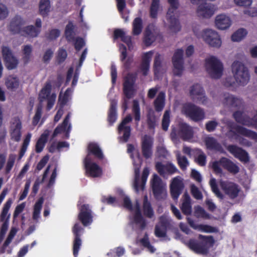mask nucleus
<instances>
[{
	"instance_id": "1",
	"label": "nucleus",
	"mask_w": 257,
	"mask_h": 257,
	"mask_svg": "<svg viewBox=\"0 0 257 257\" xmlns=\"http://www.w3.org/2000/svg\"><path fill=\"white\" fill-rule=\"evenodd\" d=\"M215 243V240L212 236H205L199 234L197 239H190L186 245L195 252L203 255H207L210 248L212 247Z\"/></svg>"
},
{
	"instance_id": "2",
	"label": "nucleus",
	"mask_w": 257,
	"mask_h": 257,
	"mask_svg": "<svg viewBox=\"0 0 257 257\" xmlns=\"http://www.w3.org/2000/svg\"><path fill=\"white\" fill-rule=\"evenodd\" d=\"M137 77L136 73H128L123 78L122 91L124 95L122 104L124 110L127 109L128 100L133 98L136 92L135 83Z\"/></svg>"
},
{
	"instance_id": "3",
	"label": "nucleus",
	"mask_w": 257,
	"mask_h": 257,
	"mask_svg": "<svg viewBox=\"0 0 257 257\" xmlns=\"http://www.w3.org/2000/svg\"><path fill=\"white\" fill-rule=\"evenodd\" d=\"M169 7L166 15L167 20L169 23L170 29L175 32L181 30V26L178 20L177 10L179 8V0H167Z\"/></svg>"
},
{
	"instance_id": "4",
	"label": "nucleus",
	"mask_w": 257,
	"mask_h": 257,
	"mask_svg": "<svg viewBox=\"0 0 257 257\" xmlns=\"http://www.w3.org/2000/svg\"><path fill=\"white\" fill-rule=\"evenodd\" d=\"M231 68L236 82L240 85H246L250 77L247 68L242 63L236 61L232 63Z\"/></svg>"
},
{
	"instance_id": "5",
	"label": "nucleus",
	"mask_w": 257,
	"mask_h": 257,
	"mask_svg": "<svg viewBox=\"0 0 257 257\" xmlns=\"http://www.w3.org/2000/svg\"><path fill=\"white\" fill-rule=\"evenodd\" d=\"M220 166L233 174H236L239 172V167L230 159L224 157H221L219 161L212 162V169L216 174H221L222 173V170Z\"/></svg>"
},
{
	"instance_id": "6",
	"label": "nucleus",
	"mask_w": 257,
	"mask_h": 257,
	"mask_svg": "<svg viewBox=\"0 0 257 257\" xmlns=\"http://www.w3.org/2000/svg\"><path fill=\"white\" fill-rule=\"evenodd\" d=\"M206 69L212 78L219 79L223 74V66L221 62L215 56L205 59Z\"/></svg>"
},
{
	"instance_id": "7",
	"label": "nucleus",
	"mask_w": 257,
	"mask_h": 257,
	"mask_svg": "<svg viewBox=\"0 0 257 257\" xmlns=\"http://www.w3.org/2000/svg\"><path fill=\"white\" fill-rule=\"evenodd\" d=\"M184 113L194 121H199L205 118L203 109L192 103H187L183 106Z\"/></svg>"
},
{
	"instance_id": "8",
	"label": "nucleus",
	"mask_w": 257,
	"mask_h": 257,
	"mask_svg": "<svg viewBox=\"0 0 257 257\" xmlns=\"http://www.w3.org/2000/svg\"><path fill=\"white\" fill-rule=\"evenodd\" d=\"M12 203L13 201L12 199H8L5 203L0 215V221L3 222L0 230V241L3 240L9 228L11 214L10 213L9 214L8 212Z\"/></svg>"
},
{
	"instance_id": "9",
	"label": "nucleus",
	"mask_w": 257,
	"mask_h": 257,
	"mask_svg": "<svg viewBox=\"0 0 257 257\" xmlns=\"http://www.w3.org/2000/svg\"><path fill=\"white\" fill-rule=\"evenodd\" d=\"M79 213L78 219L84 226L90 225L93 222V212L89 204H84L78 205Z\"/></svg>"
},
{
	"instance_id": "10",
	"label": "nucleus",
	"mask_w": 257,
	"mask_h": 257,
	"mask_svg": "<svg viewBox=\"0 0 257 257\" xmlns=\"http://www.w3.org/2000/svg\"><path fill=\"white\" fill-rule=\"evenodd\" d=\"M84 228L79 223H76L72 227V232L74 238L73 241V254L74 257H77L79 251L82 245L81 236L84 232Z\"/></svg>"
},
{
	"instance_id": "11",
	"label": "nucleus",
	"mask_w": 257,
	"mask_h": 257,
	"mask_svg": "<svg viewBox=\"0 0 257 257\" xmlns=\"http://www.w3.org/2000/svg\"><path fill=\"white\" fill-rule=\"evenodd\" d=\"M153 195L156 199L161 200L167 197V191L162 184V180L156 174L154 175L152 184Z\"/></svg>"
},
{
	"instance_id": "12",
	"label": "nucleus",
	"mask_w": 257,
	"mask_h": 257,
	"mask_svg": "<svg viewBox=\"0 0 257 257\" xmlns=\"http://www.w3.org/2000/svg\"><path fill=\"white\" fill-rule=\"evenodd\" d=\"M182 179L179 176L172 179L170 185V192L174 201H177L184 188Z\"/></svg>"
},
{
	"instance_id": "13",
	"label": "nucleus",
	"mask_w": 257,
	"mask_h": 257,
	"mask_svg": "<svg viewBox=\"0 0 257 257\" xmlns=\"http://www.w3.org/2000/svg\"><path fill=\"white\" fill-rule=\"evenodd\" d=\"M183 53V49H177L172 57V63L174 66L173 73L175 76H181L184 70Z\"/></svg>"
},
{
	"instance_id": "14",
	"label": "nucleus",
	"mask_w": 257,
	"mask_h": 257,
	"mask_svg": "<svg viewBox=\"0 0 257 257\" xmlns=\"http://www.w3.org/2000/svg\"><path fill=\"white\" fill-rule=\"evenodd\" d=\"M220 186L224 193L231 199L237 197L240 191L239 186L236 183L230 181H222Z\"/></svg>"
},
{
	"instance_id": "15",
	"label": "nucleus",
	"mask_w": 257,
	"mask_h": 257,
	"mask_svg": "<svg viewBox=\"0 0 257 257\" xmlns=\"http://www.w3.org/2000/svg\"><path fill=\"white\" fill-rule=\"evenodd\" d=\"M203 38L205 42L213 47L219 48L221 40L218 34L212 30L208 29L203 31Z\"/></svg>"
},
{
	"instance_id": "16",
	"label": "nucleus",
	"mask_w": 257,
	"mask_h": 257,
	"mask_svg": "<svg viewBox=\"0 0 257 257\" xmlns=\"http://www.w3.org/2000/svg\"><path fill=\"white\" fill-rule=\"evenodd\" d=\"M153 139L145 135L141 140V150L143 156L146 159L151 158L153 154Z\"/></svg>"
},
{
	"instance_id": "17",
	"label": "nucleus",
	"mask_w": 257,
	"mask_h": 257,
	"mask_svg": "<svg viewBox=\"0 0 257 257\" xmlns=\"http://www.w3.org/2000/svg\"><path fill=\"white\" fill-rule=\"evenodd\" d=\"M190 95L192 99L196 102L204 104L207 100L203 88L198 83L194 84L190 87Z\"/></svg>"
},
{
	"instance_id": "18",
	"label": "nucleus",
	"mask_w": 257,
	"mask_h": 257,
	"mask_svg": "<svg viewBox=\"0 0 257 257\" xmlns=\"http://www.w3.org/2000/svg\"><path fill=\"white\" fill-rule=\"evenodd\" d=\"M84 166L86 173L89 176L98 177L102 174L101 168L95 163L92 162L89 156H86L84 159Z\"/></svg>"
},
{
	"instance_id": "19",
	"label": "nucleus",
	"mask_w": 257,
	"mask_h": 257,
	"mask_svg": "<svg viewBox=\"0 0 257 257\" xmlns=\"http://www.w3.org/2000/svg\"><path fill=\"white\" fill-rule=\"evenodd\" d=\"M226 150L235 158L241 162L247 163L249 161V157L247 152L242 148L235 145H229L226 147Z\"/></svg>"
},
{
	"instance_id": "20",
	"label": "nucleus",
	"mask_w": 257,
	"mask_h": 257,
	"mask_svg": "<svg viewBox=\"0 0 257 257\" xmlns=\"http://www.w3.org/2000/svg\"><path fill=\"white\" fill-rule=\"evenodd\" d=\"M2 51L4 60L6 62V65L8 69L11 70L16 68L18 64V61L16 58L13 55L11 49L8 47L3 46Z\"/></svg>"
},
{
	"instance_id": "21",
	"label": "nucleus",
	"mask_w": 257,
	"mask_h": 257,
	"mask_svg": "<svg viewBox=\"0 0 257 257\" xmlns=\"http://www.w3.org/2000/svg\"><path fill=\"white\" fill-rule=\"evenodd\" d=\"M132 120V117L131 115H127L124 117L118 126V131L119 134L123 132V135L121 139L124 143L127 142L131 136V128L130 126L125 125L127 123Z\"/></svg>"
},
{
	"instance_id": "22",
	"label": "nucleus",
	"mask_w": 257,
	"mask_h": 257,
	"mask_svg": "<svg viewBox=\"0 0 257 257\" xmlns=\"http://www.w3.org/2000/svg\"><path fill=\"white\" fill-rule=\"evenodd\" d=\"M156 169L158 173L163 177L168 175H172L178 171L176 167L172 163L164 165L161 162L156 163Z\"/></svg>"
},
{
	"instance_id": "23",
	"label": "nucleus",
	"mask_w": 257,
	"mask_h": 257,
	"mask_svg": "<svg viewBox=\"0 0 257 257\" xmlns=\"http://www.w3.org/2000/svg\"><path fill=\"white\" fill-rule=\"evenodd\" d=\"M214 6L207 3L200 5L197 10L198 15L205 18H210L214 14Z\"/></svg>"
},
{
	"instance_id": "24",
	"label": "nucleus",
	"mask_w": 257,
	"mask_h": 257,
	"mask_svg": "<svg viewBox=\"0 0 257 257\" xmlns=\"http://www.w3.org/2000/svg\"><path fill=\"white\" fill-rule=\"evenodd\" d=\"M141 163L139 164L134 163V172H135V182H134V187L137 192H139L140 189L142 190L145 188V185L147 181V178L141 177V185H139L140 181V168Z\"/></svg>"
},
{
	"instance_id": "25",
	"label": "nucleus",
	"mask_w": 257,
	"mask_h": 257,
	"mask_svg": "<svg viewBox=\"0 0 257 257\" xmlns=\"http://www.w3.org/2000/svg\"><path fill=\"white\" fill-rule=\"evenodd\" d=\"M178 135L184 141H188L193 137L192 128L186 123H181L179 125Z\"/></svg>"
},
{
	"instance_id": "26",
	"label": "nucleus",
	"mask_w": 257,
	"mask_h": 257,
	"mask_svg": "<svg viewBox=\"0 0 257 257\" xmlns=\"http://www.w3.org/2000/svg\"><path fill=\"white\" fill-rule=\"evenodd\" d=\"M119 50L120 51V59L121 61L123 62V67L126 70H129L131 69V65L133 62V58L128 57L127 58V49L126 46L122 44L119 45Z\"/></svg>"
},
{
	"instance_id": "27",
	"label": "nucleus",
	"mask_w": 257,
	"mask_h": 257,
	"mask_svg": "<svg viewBox=\"0 0 257 257\" xmlns=\"http://www.w3.org/2000/svg\"><path fill=\"white\" fill-rule=\"evenodd\" d=\"M70 119V115L68 114L65 117L63 122L59 124L54 130L53 133L52 134V138H55L58 134H60L63 132H66V133H69L71 129V124H69V121Z\"/></svg>"
},
{
	"instance_id": "28",
	"label": "nucleus",
	"mask_w": 257,
	"mask_h": 257,
	"mask_svg": "<svg viewBox=\"0 0 257 257\" xmlns=\"http://www.w3.org/2000/svg\"><path fill=\"white\" fill-rule=\"evenodd\" d=\"M23 19L19 16H16L11 21L9 30L13 34L22 33L21 27L24 25Z\"/></svg>"
},
{
	"instance_id": "29",
	"label": "nucleus",
	"mask_w": 257,
	"mask_h": 257,
	"mask_svg": "<svg viewBox=\"0 0 257 257\" xmlns=\"http://www.w3.org/2000/svg\"><path fill=\"white\" fill-rule=\"evenodd\" d=\"M215 22L216 26L220 30H225L228 28L231 24L230 18L223 14L217 16Z\"/></svg>"
},
{
	"instance_id": "30",
	"label": "nucleus",
	"mask_w": 257,
	"mask_h": 257,
	"mask_svg": "<svg viewBox=\"0 0 257 257\" xmlns=\"http://www.w3.org/2000/svg\"><path fill=\"white\" fill-rule=\"evenodd\" d=\"M14 123L16 124L11 127L10 136L12 140L18 142L20 141L22 136V123L19 119H16Z\"/></svg>"
},
{
	"instance_id": "31",
	"label": "nucleus",
	"mask_w": 257,
	"mask_h": 257,
	"mask_svg": "<svg viewBox=\"0 0 257 257\" xmlns=\"http://www.w3.org/2000/svg\"><path fill=\"white\" fill-rule=\"evenodd\" d=\"M88 154L86 156L90 157V155H93L96 158L102 160L103 159V154L101 149L97 143H90L87 147Z\"/></svg>"
},
{
	"instance_id": "32",
	"label": "nucleus",
	"mask_w": 257,
	"mask_h": 257,
	"mask_svg": "<svg viewBox=\"0 0 257 257\" xmlns=\"http://www.w3.org/2000/svg\"><path fill=\"white\" fill-rule=\"evenodd\" d=\"M182 213L186 215H189L192 212L191 199L190 195L186 192L183 195V202L181 206Z\"/></svg>"
},
{
	"instance_id": "33",
	"label": "nucleus",
	"mask_w": 257,
	"mask_h": 257,
	"mask_svg": "<svg viewBox=\"0 0 257 257\" xmlns=\"http://www.w3.org/2000/svg\"><path fill=\"white\" fill-rule=\"evenodd\" d=\"M134 221L136 224L139 226V228L141 230H144L146 227V220L142 216L139 204L137 205L136 210L134 216Z\"/></svg>"
},
{
	"instance_id": "34",
	"label": "nucleus",
	"mask_w": 257,
	"mask_h": 257,
	"mask_svg": "<svg viewBox=\"0 0 257 257\" xmlns=\"http://www.w3.org/2000/svg\"><path fill=\"white\" fill-rule=\"evenodd\" d=\"M143 212L144 215L149 218H152L154 216V209L147 195H145L143 199Z\"/></svg>"
},
{
	"instance_id": "35",
	"label": "nucleus",
	"mask_w": 257,
	"mask_h": 257,
	"mask_svg": "<svg viewBox=\"0 0 257 257\" xmlns=\"http://www.w3.org/2000/svg\"><path fill=\"white\" fill-rule=\"evenodd\" d=\"M165 105V93L161 91L154 101L155 109L157 112H161L163 110Z\"/></svg>"
},
{
	"instance_id": "36",
	"label": "nucleus",
	"mask_w": 257,
	"mask_h": 257,
	"mask_svg": "<svg viewBox=\"0 0 257 257\" xmlns=\"http://www.w3.org/2000/svg\"><path fill=\"white\" fill-rule=\"evenodd\" d=\"M205 144L208 149L222 152L221 145L213 137H207L205 140Z\"/></svg>"
},
{
	"instance_id": "37",
	"label": "nucleus",
	"mask_w": 257,
	"mask_h": 257,
	"mask_svg": "<svg viewBox=\"0 0 257 257\" xmlns=\"http://www.w3.org/2000/svg\"><path fill=\"white\" fill-rule=\"evenodd\" d=\"M40 32L41 30L37 29L33 25H30L22 29L21 35L25 37L34 38L37 37Z\"/></svg>"
},
{
	"instance_id": "38",
	"label": "nucleus",
	"mask_w": 257,
	"mask_h": 257,
	"mask_svg": "<svg viewBox=\"0 0 257 257\" xmlns=\"http://www.w3.org/2000/svg\"><path fill=\"white\" fill-rule=\"evenodd\" d=\"M51 4L50 0H40L39 6V14L43 17H47L50 12Z\"/></svg>"
},
{
	"instance_id": "39",
	"label": "nucleus",
	"mask_w": 257,
	"mask_h": 257,
	"mask_svg": "<svg viewBox=\"0 0 257 257\" xmlns=\"http://www.w3.org/2000/svg\"><path fill=\"white\" fill-rule=\"evenodd\" d=\"M227 127L228 131L226 132V136L229 139L232 140L234 139L235 140V137L239 136L237 134L242 135L241 134L238 132L237 129L238 127H243L242 126L231 122L227 125Z\"/></svg>"
},
{
	"instance_id": "40",
	"label": "nucleus",
	"mask_w": 257,
	"mask_h": 257,
	"mask_svg": "<svg viewBox=\"0 0 257 257\" xmlns=\"http://www.w3.org/2000/svg\"><path fill=\"white\" fill-rule=\"evenodd\" d=\"M48 132L46 133L45 132L43 134L41 135V136L37 141L36 144L35 151L36 153H40L43 151L45 147V144L46 143L48 140Z\"/></svg>"
},
{
	"instance_id": "41",
	"label": "nucleus",
	"mask_w": 257,
	"mask_h": 257,
	"mask_svg": "<svg viewBox=\"0 0 257 257\" xmlns=\"http://www.w3.org/2000/svg\"><path fill=\"white\" fill-rule=\"evenodd\" d=\"M74 26L72 22H69L65 30V36L68 42H71L75 40Z\"/></svg>"
},
{
	"instance_id": "42",
	"label": "nucleus",
	"mask_w": 257,
	"mask_h": 257,
	"mask_svg": "<svg viewBox=\"0 0 257 257\" xmlns=\"http://www.w3.org/2000/svg\"><path fill=\"white\" fill-rule=\"evenodd\" d=\"M143 20L140 17L136 18L133 22V34L135 36L140 35L143 30Z\"/></svg>"
},
{
	"instance_id": "43",
	"label": "nucleus",
	"mask_w": 257,
	"mask_h": 257,
	"mask_svg": "<svg viewBox=\"0 0 257 257\" xmlns=\"http://www.w3.org/2000/svg\"><path fill=\"white\" fill-rule=\"evenodd\" d=\"M5 83L8 89L14 90L19 87L20 82L16 76H9L7 78Z\"/></svg>"
},
{
	"instance_id": "44",
	"label": "nucleus",
	"mask_w": 257,
	"mask_h": 257,
	"mask_svg": "<svg viewBox=\"0 0 257 257\" xmlns=\"http://www.w3.org/2000/svg\"><path fill=\"white\" fill-rule=\"evenodd\" d=\"M237 130L242 136L248 137L257 142V133L244 127H238Z\"/></svg>"
},
{
	"instance_id": "45",
	"label": "nucleus",
	"mask_w": 257,
	"mask_h": 257,
	"mask_svg": "<svg viewBox=\"0 0 257 257\" xmlns=\"http://www.w3.org/2000/svg\"><path fill=\"white\" fill-rule=\"evenodd\" d=\"M156 40L153 33L149 28H146L144 33V43L147 46H150Z\"/></svg>"
},
{
	"instance_id": "46",
	"label": "nucleus",
	"mask_w": 257,
	"mask_h": 257,
	"mask_svg": "<svg viewBox=\"0 0 257 257\" xmlns=\"http://www.w3.org/2000/svg\"><path fill=\"white\" fill-rule=\"evenodd\" d=\"M160 0H152L150 8V16L152 19H156L160 7Z\"/></svg>"
},
{
	"instance_id": "47",
	"label": "nucleus",
	"mask_w": 257,
	"mask_h": 257,
	"mask_svg": "<svg viewBox=\"0 0 257 257\" xmlns=\"http://www.w3.org/2000/svg\"><path fill=\"white\" fill-rule=\"evenodd\" d=\"M157 122V118L154 112H149L147 115V123L150 130H154Z\"/></svg>"
},
{
	"instance_id": "48",
	"label": "nucleus",
	"mask_w": 257,
	"mask_h": 257,
	"mask_svg": "<svg viewBox=\"0 0 257 257\" xmlns=\"http://www.w3.org/2000/svg\"><path fill=\"white\" fill-rule=\"evenodd\" d=\"M32 52V47L31 45H27L24 46V48L23 49V60L24 64H28L30 61L31 57Z\"/></svg>"
},
{
	"instance_id": "49",
	"label": "nucleus",
	"mask_w": 257,
	"mask_h": 257,
	"mask_svg": "<svg viewBox=\"0 0 257 257\" xmlns=\"http://www.w3.org/2000/svg\"><path fill=\"white\" fill-rule=\"evenodd\" d=\"M246 34L247 31L245 29H239L232 35L231 40L233 42H239L243 39Z\"/></svg>"
},
{
	"instance_id": "50",
	"label": "nucleus",
	"mask_w": 257,
	"mask_h": 257,
	"mask_svg": "<svg viewBox=\"0 0 257 257\" xmlns=\"http://www.w3.org/2000/svg\"><path fill=\"white\" fill-rule=\"evenodd\" d=\"M162 67V57L160 54H157L155 56L154 62V72L155 76L158 75Z\"/></svg>"
},
{
	"instance_id": "51",
	"label": "nucleus",
	"mask_w": 257,
	"mask_h": 257,
	"mask_svg": "<svg viewBox=\"0 0 257 257\" xmlns=\"http://www.w3.org/2000/svg\"><path fill=\"white\" fill-rule=\"evenodd\" d=\"M209 184L211 188L212 192L215 194V195L219 199H223L224 198V195L218 189V185L216 183V180L214 178L210 179Z\"/></svg>"
},
{
	"instance_id": "52",
	"label": "nucleus",
	"mask_w": 257,
	"mask_h": 257,
	"mask_svg": "<svg viewBox=\"0 0 257 257\" xmlns=\"http://www.w3.org/2000/svg\"><path fill=\"white\" fill-rule=\"evenodd\" d=\"M60 35V31L57 29H52L45 34L46 38L51 41L56 40Z\"/></svg>"
},
{
	"instance_id": "53",
	"label": "nucleus",
	"mask_w": 257,
	"mask_h": 257,
	"mask_svg": "<svg viewBox=\"0 0 257 257\" xmlns=\"http://www.w3.org/2000/svg\"><path fill=\"white\" fill-rule=\"evenodd\" d=\"M71 92L70 88H68L65 91L64 94L62 95L61 94L59 96L58 101L60 107H63L68 101L69 97Z\"/></svg>"
},
{
	"instance_id": "54",
	"label": "nucleus",
	"mask_w": 257,
	"mask_h": 257,
	"mask_svg": "<svg viewBox=\"0 0 257 257\" xmlns=\"http://www.w3.org/2000/svg\"><path fill=\"white\" fill-rule=\"evenodd\" d=\"M52 85L50 82H47L44 87L40 91V96L42 99H45L48 98L50 95Z\"/></svg>"
},
{
	"instance_id": "55",
	"label": "nucleus",
	"mask_w": 257,
	"mask_h": 257,
	"mask_svg": "<svg viewBox=\"0 0 257 257\" xmlns=\"http://www.w3.org/2000/svg\"><path fill=\"white\" fill-rule=\"evenodd\" d=\"M42 105L39 103L37 105L36 110L32 120V124L35 126L38 124L42 116Z\"/></svg>"
},
{
	"instance_id": "56",
	"label": "nucleus",
	"mask_w": 257,
	"mask_h": 257,
	"mask_svg": "<svg viewBox=\"0 0 257 257\" xmlns=\"http://www.w3.org/2000/svg\"><path fill=\"white\" fill-rule=\"evenodd\" d=\"M226 103L231 107H237L239 106L241 101L239 99L232 95H228L225 98Z\"/></svg>"
},
{
	"instance_id": "57",
	"label": "nucleus",
	"mask_w": 257,
	"mask_h": 257,
	"mask_svg": "<svg viewBox=\"0 0 257 257\" xmlns=\"http://www.w3.org/2000/svg\"><path fill=\"white\" fill-rule=\"evenodd\" d=\"M178 164L180 169L185 170L189 165V162L187 158L184 156H181L179 154L177 155Z\"/></svg>"
},
{
	"instance_id": "58",
	"label": "nucleus",
	"mask_w": 257,
	"mask_h": 257,
	"mask_svg": "<svg viewBox=\"0 0 257 257\" xmlns=\"http://www.w3.org/2000/svg\"><path fill=\"white\" fill-rule=\"evenodd\" d=\"M170 122V111L169 110H166L163 115L162 122V127L164 131H167L168 130Z\"/></svg>"
},
{
	"instance_id": "59",
	"label": "nucleus",
	"mask_w": 257,
	"mask_h": 257,
	"mask_svg": "<svg viewBox=\"0 0 257 257\" xmlns=\"http://www.w3.org/2000/svg\"><path fill=\"white\" fill-rule=\"evenodd\" d=\"M133 111L134 113L135 120L138 123L141 119L140 108L138 102L135 100L134 101L133 103Z\"/></svg>"
},
{
	"instance_id": "60",
	"label": "nucleus",
	"mask_w": 257,
	"mask_h": 257,
	"mask_svg": "<svg viewBox=\"0 0 257 257\" xmlns=\"http://www.w3.org/2000/svg\"><path fill=\"white\" fill-rule=\"evenodd\" d=\"M155 234L158 237H164L166 236V229L164 225H156L155 229Z\"/></svg>"
},
{
	"instance_id": "61",
	"label": "nucleus",
	"mask_w": 257,
	"mask_h": 257,
	"mask_svg": "<svg viewBox=\"0 0 257 257\" xmlns=\"http://www.w3.org/2000/svg\"><path fill=\"white\" fill-rule=\"evenodd\" d=\"M199 151L201 153L195 158V161L200 166L203 167L206 164V156L201 150Z\"/></svg>"
},
{
	"instance_id": "62",
	"label": "nucleus",
	"mask_w": 257,
	"mask_h": 257,
	"mask_svg": "<svg viewBox=\"0 0 257 257\" xmlns=\"http://www.w3.org/2000/svg\"><path fill=\"white\" fill-rule=\"evenodd\" d=\"M191 193L193 197L196 199L200 200L202 199L203 198L202 193L194 184L191 185Z\"/></svg>"
},
{
	"instance_id": "63",
	"label": "nucleus",
	"mask_w": 257,
	"mask_h": 257,
	"mask_svg": "<svg viewBox=\"0 0 257 257\" xmlns=\"http://www.w3.org/2000/svg\"><path fill=\"white\" fill-rule=\"evenodd\" d=\"M242 125L250 127L252 126L255 128H257V124H255L253 122V120L252 118H250V117L245 115L243 119L242 120L241 122L240 123Z\"/></svg>"
},
{
	"instance_id": "64",
	"label": "nucleus",
	"mask_w": 257,
	"mask_h": 257,
	"mask_svg": "<svg viewBox=\"0 0 257 257\" xmlns=\"http://www.w3.org/2000/svg\"><path fill=\"white\" fill-rule=\"evenodd\" d=\"M74 46L75 50L79 51L85 45V41L82 38L77 37L75 38Z\"/></svg>"
}]
</instances>
